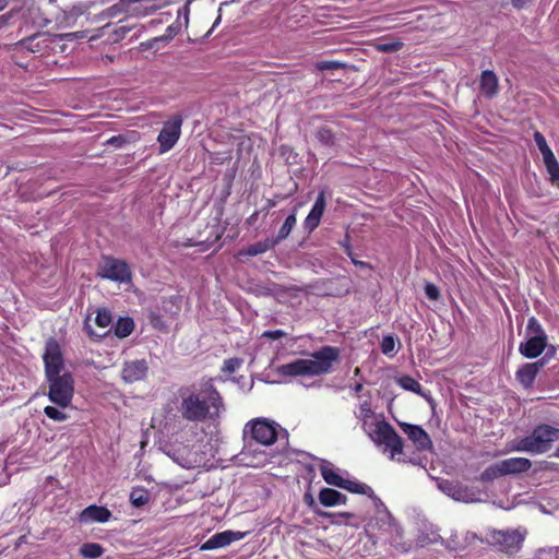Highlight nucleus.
Instances as JSON below:
<instances>
[{"instance_id":"f257e3e1","label":"nucleus","mask_w":559,"mask_h":559,"mask_svg":"<svg viewBox=\"0 0 559 559\" xmlns=\"http://www.w3.org/2000/svg\"><path fill=\"white\" fill-rule=\"evenodd\" d=\"M222 406L221 396L211 380L181 393L179 413L188 421L200 423L216 416Z\"/></svg>"},{"instance_id":"f03ea898","label":"nucleus","mask_w":559,"mask_h":559,"mask_svg":"<svg viewBox=\"0 0 559 559\" xmlns=\"http://www.w3.org/2000/svg\"><path fill=\"white\" fill-rule=\"evenodd\" d=\"M340 358V349L324 346L312 353L307 359H296L276 367L275 371L281 378L314 377L328 373Z\"/></svg>"},{"instance_id":"7ed1b4c3","label":"nucleus","mask_w":559,"mask_h":559,"mask_svg":"<svg viewBox=\"0 0 559 559\" xmlns=\"http://www.w3.org/2000/svg\"><path fill=\"white\" fill-rule=\"evenodd\" d=\"M558 440L559 428L542 424L536 426L528 436L514 440L512 450L531 454H542L549 451L552 443Z\"/></svg>"},{"instance_id":"20e7f679","label":"nucleus","mask_w":559,"mask_h":559,"mask_svg":"<svg viewBox=\"0 0 559 559\" xmlns=\"http://www.w3.org/2000/svg\"><path fill=\"white\" fill-rule=\"evenodd\" d=\"M357 417L370 440L384 451V416L382 413H376L370 403L365 401L360 404Z\"/></svg>"},{"instance_id":"39448f33","label":"nucleus","mask_w":559,"mask_h":559,"mask_svg":"<svg viewBox=\"0 0 559 559\" xmlns=\"http://www.w3.org/2000/svg\"><path fill=\"white\" fill-rule=\"evenodd\" d=\"M525 536L526 530H493L489 533L487 543L499 551L512 556L521 550Z\"/></svg>"},{"instance_id":"423d86ee","label":"nucleus","mask_w":559,"mask_h":559,"mask_svg":"<svg viewBox=\"0 0 559 559\" xmlns=\"http://www.w3.org/2000/svg\"><path fill=\"white\" fill-rule=\"evenodd\" d=\"M46 378L49 382V400L62 409L70 406L74 395V380L71 373L64 372Z\"/></svg>"},{"instance_id":"0eeeda50","label":"nucleus","mask_w":559,"mask_h":559,"mask_svg":"<svg viewBox=\"0 0 559 559\" xmlns=\"http://www.w3.org/2000/svg\"><path fill=\"white\" fill-rule=\"evenodd\" d=\"M249 429L252 438L262 445H271L278 438H287V431L277 423L265 418H257L246 425L245 431Z\"/></svg>"},{"instance_id":"6e6552de","label":"nucleus","mask_w":559,"mask_h":559,"mask_svg":"<svg viewBox=\"0 0 559 559\" xmlns=\"http://www.w3.org/2000/svg\"><path fill=\"white\" fill-rule=\"evenodd\" d=\"M98 275L120 284H129L132 281V272L129 264L112 257H104L99 264Z\"/></svg>"},{"instance_id":"1a4fd4ad","label":"nucleus","mask_w":559,"mask_h":559,"mask_svg":"<svg viewBox=\"0 0 559 559\" xmlns=\"http://www.w3.org/2000/svg\"><path fill=\"white\" fill-rule=\"evenodd\" d=\"M183 118L181 115H174L163 123V128L158 133V153L165 154L170 151L181 135V127Z\"/></svg>"},{"instance_id":"9d476101","label":"nucleus","mask_w":559,"mask_h":559,"mask_svg":"<svg viewBox=\"0 0 559 559\" xmlns=\"http://www.w3.org/2000/svg\"><path fill=\"white\" fill-rule=\"evenodd\" d=\"M46 377L61 374L64 367L63 354L60 344L55 338H49L43 354Z\"/></svg>"},{"instance_id":"9b49d317","label":"nucleus","mask_w":559,"mask_h":559,"mask_svg":"<svg viewBox=\"0 0 559 559\" xmlns=\"http://www.w3.org/2000/svg\"><path fill=\"white\" fill-rule=\"evenodd\" d=\"M403 449L404 440L395 429L386 423V450H390L391 460L417 465L418 461L413 456H407Z\"/></svg>"},{"instance_id":"f8f14e48","label":"nucleus","mask_w":559,"mask_h":559,"mask_svg":"<svg viewBox=\"0 0 559 559\" xmlns=\"http://www.w3.org/2000/svg\"><path fill=\"white\" fill-rule=\"evenodd\" d=\"M438 488L456 501L466 503L480 501L473 489L453 480L442 479L438 483Z\"/></svg>"},{"instance_id":"ddd939ff","label":"nucleus","mask_w":559,"mask_h":559,"mask_svg":"<svg viewBox=\"0 0 559 559\" xmlns=\"http://www.w3.org/2000/svg\"><path fill=\"white\" fill-rule=\"evenodd\" d=\"M397 424L418 451H431L433 449L431 438L421 426L402 421H397Z\"/></svg>"},{"instance_id":"4468645a","label":"nucleus","mask_w":559,"mask_h":559,"mask_svg":"<svg viewBox=\"0 0 559 559\" xmlns=\"http://www.w3.org/2000/svg\"><path fill=\"white\" fill-rule=\"evenodd\" d=\"M392 547L400 551H407L408 545L404 542V530L397 520L386 510V535Z\"/></svg>"},{"instance_id":"2eb2a0df","label":"nucleus","mask_w":559,"mask_h":559,"mask_svg":"<svg viewBox=\"0 0 559 559\" xmlns=\"http://www.w3.org/2000/svg\"><path fill=\"white\" fill-rule=\"evenodd\" d=\"M147 370V362L144 359L127 361L122 367L121 378L127 383L141 381L146 377Z\"/></svg>"},{"instance_id":"dca6fc26","label":"nucleus","mask_w":559,"mask_h":559,"mask_svg":"<svg viewBox=\"0 0 559 559\" xmlns=\"http://www.w3.org/2000/svg\"><path fill=\"white\" fill-rule=\"evenodd\" d=\"M245 535H246V533L234 532V531H225L222 533H216L202 545V549L212 550V549L223 548V547L230 545L233 542L242 539L245 537Z\"/></svg>"},{"instance_id":"f3484780","label":"nucleus","mask_w":559,"mask_h":559,"mask_svg":"<svg viewBox=\"0 0 559 559\" xmlns=\"http://www.w3.org/2000/svg\"><path fill=\"white\" fill-rule=\"evenodd\" d=\"M324 210H325V193H324V191H321L318 194L314 204L312 205L309 214L307 215V217L304 222L305 229H307L310 233L313 231L319 226L321 217L324 213Z\"/></svg>"},{"instance_id":"a211bd4d","label":"nucleus","mask_w":559,"mask_h":559,"mask_svg":"<svg viewBox=\"0 0 559 559\" xmlns=\"http://www.w3.org/2000/svg\"><path fill=\"white\" fill-rule=\"evenodd\" d=\"M95 324L100 329V332H96L92 329L90 324V319L85 320V330L91 336H95L98 338H102L108 334L110 330H107L110 328L112 322L111 313L107 309H98L96 317H95Z\"/></svg>"},{"instance_id":"6ab92c4d","label":"nucleus","mask_w":559,"mask_h":559,"mask_svg":"<svg viewBox=\"0 0 559 559\" xmlns=\"http://www.w3.org/2000/svg\"><path fill=\"white\" fill-rule=\"evenodd\" d=\"M111 516V512L105 508L99 506H90L85 508L80 514V522L90 524V523H106Z\"/></svg>"},{"instance_id":"aec40b11","label":"nucleus","mask_w":559,"mask_h":559,"mask_svg":"<svg viewBox=\"0 0 559 559\" xmlns=\"http://www.w3.org/2000/svg\"><path fill=\"white\" fill-rule=\"evenodd\" d=\"M168 456L179 466L190 469L197 466L195 455L185 445L174 448L167 452Z\"/></svg>"},{"instance_id":"412c9836","label":"nucleus","mask_w":559,"mask_h":559,"mask_svg":"<svg viewBox=\"0 0 559 559\" xmlns=\"http://www.w3.org/2000/svg\"><path fill=\"white\" fill-rule=\"evenodd\" d=\"M545 349V340L539 337H526L525 342L519 345L520 354L527 359L539 357Z\"/></svg>"},{"instance_id":"4be33fe9","label":"nucleus","mask_w":559,"mask_h":559,"mask_svg":"<svg viewBox=\"0 0 559 559\" xmlns=\"http://www.w3.org/2000/svg\"><path fill=\"white\" fill-rule=\"evenodd\" d=\"M498 78L491 70L481 72L479 80V88L481 94L487 98H492L498 94Z\"/></svg>"},{"instance_id":"5701e85b","label":"nucleus","mask_w":559,"mask_h":559,"mask_svg":"<svg viewBox=\"0 0 559 559\" xmlns=\"http://www.w3.org/2000/svg\"><path fill=\"white\" fill-rule=\"evenodd\" d=\"M500 463L504 475L524 473L527 472L532 466V462L526 457H511L502 460Z\"/></svg>"},{"instance_id":"b1692460","label":"nucleus","mask_w":559,"mask_h":559,"mask_svg":"<svg viewBox=\"0 0 559 559\" xmlns=\"http://www.w3.org/2000/svg\"><path fill=\"white\" fill-rule=\"evenodd\" d=\"M318 499L324 507H334L346 503V496L332 488L321 489Z\"/></svg>"},{"instance_id":"393cba45","label":"nucleus","mask_w":559,"mask_h":559,"mask_svg":"<svg viewBox=\"0 0 559 559\" xmlns=\"http://www.w3.org/2000/svg\"><path fill=\"white\" fill-rule=\"evenodd\" d=\"M538 372L533 368L530 362H525L519 367L515 372L516 381L524 388L531 389L534 385Z\"/></svg>"},{"instance_id":"a878e982","label":"nucleus","mask_w":559,"mask_h":559,"mask_svg":"<svg viewBox=\"0 0 559 559\" xmlns=\"http://www.w3.org/2000/svg\"><path fill=\"white\" fill-rule=\"evenodd\" d=\"M320 473L322 478L328 483L329 485L335 486L341 488L343 486V483L345 478H343L337 469L334 468V466L326 461H322L320 465Z\"/></svg>"},{"instance_id":"bb28decb","label":"nucleus","mask_w":559,"mask_h":559,"mask_svg":"<svg viewBox=\"0 0 559 559\" xmlns=\"http://www.w3.org/2000/svg\"><path fill=\"white\" fill-rule=\"evenodd\" d=\"M276 246V241H273V239H264L262 241L254 242L250 245L247 249H245L241 254L248 255V257H255L258 254H262L266 252L267 250L274 248Z\"/></svg>"},{"instance_id":"cd10ccee","label":"nucleus","mask_w":559,"mask_h":559,"mask_svg":"<svg viewBox=\"0 0 559 559\" xmlns=\"http://www.w3.org/2000/svg\"><path fill=\"white\" fill-rule=\"evenodd\" d=\"M501 476H504L500 461L486 467L480 475L478 480L481 483H490Z\"/></svg>"},{"instance_id":"c85d7f7f","label":"nucleus","mask_w":559,"mask_h":559,"mask_svg":"<svg viewBox=\"0 0 559 559\" xmlns=\"http://www.w3.org/2000/svg\"><path fill=\"white\" fill-rule=\"evenodd\" d=\"M525 336L526 337H539L544 338L545 341H548V336L543 329L542 324L535 317H531L527 320L526 329H525Z\"/></svg>"},{"instance_id":"c756f323","label":"nucleus","mask_w":559,"mask_h":559,"mask_svg":"<svg viewBox=\"0 0 559 559\" xmlns=\"http://www.w3.org/2000/svg\"><path fill=\"white\" fill-rule=\"evenodd\" d=\"M115 335L123 338L129 336L134 330V322L130 318H120L112 326Z\"/></svg>"},{"instance_id":"7c9ffc66","label":"nucleus","mask_w":559,"mask_h":559,"mask_svg":"<svg viewBox=\"0 0 559 559\" xmlns=\"http://www.w3.org/2000/svg\"><path fill=\"white\" fill-rule=\"evenodd\" d=\"M393 380L402 389L424 395L421 393L420 383L417 380H415L413 377H411V376L394 377Z\"/></svg>"},{"instance_id":"2f4dec72","label":"nucleus","mask_w":559,"mask_h":559,"mask_svg":"<svg viewBox=\"0 0 559 559\" xmlns=\"http://www.w3.org/2000/svg\"><path fill=\"white\" fill-rule=\"evenodd\" d=\"M296 223L297 217L296 213L294 212L287 216L284 224L280 228L277 236L275 238H272L273 241H276V245H278L282 240L286 239L292 233L293 228L296 226Z\"/></svg>"},{"instance_id":"473e14b6","label":"nucleus","mask_w":559,"mask_h":559,"mask_svg":"<svg viewBox=\"0 0 559 559\" xmlns=\"http://www.w3.org/2000/svg\"><path fill=\"white\" fill-rule=\"evenodd\" d=\"M150 498V491L143 487L133 488L130 492V501L135 508L145 506Z\"/></svg>"},{"instance_id":"72a5a7b5","label":"nucleus","mask_w":559,"mask_h":559,"mask_svg":"<svg viewBox=\"0 0 559 559\" xmlns=\"http://www.w3.org/2000/svg\"><path fill=\"white\" fill-rule=\"evenodd\" d=\"M104 552L103 547L96 543L83 544L80 548V554L87 559L99 558Z\"/></svg>"},{"instance_id":"f704fd0d","label":"nucleus","mask_w":559,"mask_h":559,"mask_svg":"<svg viewBox=\"0 0 559 559\" xmlns=\"http://www.w3.org/2000/svg\"><path fill=\"white\" fill-rule=\"evenodd\" d=\"M341 488L346 489L353 493H362V495H371L372 493V489L369 486H367L366 484L356 481V480L345 479L343 483V486Z\"/></svg>"},{"instance_id":"c9c22d12","label":"nucleus","mask_w":559,"mask_h":559,"mask_svg":"<svg viewBox=\"0 0 559 559\" xmlns=\"http://www.w3.org/2000/svg\"><path fill=\"white\" fill-rule=\"evenodd\" d=\"M48 33H37L35 35H32L29 37H26L21 40V46L35 52L39 51L41 49V45L38 41V38L47 36Z\"/></svg>"},{"instance_id":"e433bc0d","label":"nucleus","mask_w":559,"mask_h":559,"mask_svg":"<svg viewBox=\"0 0 559 559\" xmlns=\"http://www.w3.org/2000/svg\"><path fill=\"white\" fill-rule=\"evenodd\" d=\"M44 413L48 418L58 423L66 421L69 417L62 409L55 406H46Z\"/></svg>"},{"instance_id":"4c0bfd02","label":"nucleus","mask_w":559,"mask_h":559,"mask_svg":"<svg viewBox=\"0 0 559 559\" xmlns=\"http://www.w3.org/2000/svg\"><path fill=\"white\" fill-rule=\"evenodd\" d=\"M180 12L178 13V19L176 22L170 24L166 29L164 35L159 38L160 40H171L181 29V23L179 22Z\"/></svg>"},{"instance_id":"58836bf2","label":"nucleus","mask_w":559,"mask_h":559,"mask_svg":"<svg viewBox=\"0 0 559 559\" xmlns=\"http://www.w3.org/2000/svg\"><path fill=\"white\" fill-rule=\"evenodd\" d=\"M242 365V359L234 357L226 359L223 364L222 371L227 374L234 373Z\"/></svg>"},{"instance_id":"ea45409f","label":"nucleus","mask_w":559,"mask_h":559,"mask_svg":"<svg viewBox=\"0 0 559 559\" xmlns=\"http://www.w3.org/2000/svg\"><path fill=\"white\" fill-rule=\"evenodd\" d=\"M128 3L119 0V2L112 4L107 9V15L110 17H115L121 13H126L128 11Z\"/></svg>"},{"instance_id":"a19ab883","label":"nucleus","mask_w":559,"mask_h":559,"mask_svg":"<svg viewBox=\"0 0 559 559\" xmlns=\"http://www.w3.org/2000/svg\"><path fill=\"white\" fill-rule=\"evenodd\" d=\"M401 346V342L393 335H386V356H394Z\"/></svg>"},{"instance_id":"79ce46f5","label":"nucleus","mask_w":559,"mask_h":559,"mask_svg":"<svg viewBox=\"0 0 559 559\" xmlns=\"http://www.w3.org/2000/svg\"><path fill=\"white\" fill-rule=\"evenodd\" d=\"M317 139L325 144V145H330L333 143V133L331 132V130L326 129V128H321L317 131Z\"/></svg>"},{"instance_id":"37998d69","label":"nucleus","mask_w":559,"mask_h":559,"mask_svg":"<svg viewBox=\"0 0 559 559\" xmlns=\"http://www.w3.org/2000/svg\"><path fill=\"white\" fill-rule=\"evenodd\" d=\"M546 169L550 176L551 183L559 186V163L556 160L546 166Z\"/></svg>"},{"instance_id":"c03bdc74","label":"nucleus","mask_w":559,"mask_h":559,"mask_svg":"<svg viewBox=\"0 0 559 559\" xmlns=\"http://www.w3.org/2000/svg\"><path fill=\"white\" fill-rule=\"evenodd\" d=\"M343 64L332 60H323L316 63V68L320 71H331L341 68Z\"/></svg>"},{"instance_id":"a18cd8bd","label":"nucleus","mask_w":559,"mask_h":559,"mask_svg":"<svg viewBox=\"0 0 559 559\" xmlns=\"http://www.w3.org/2000/svg\"><path fill=\"white\" fill-rule=\"evenodd\" d=\"M425 294L430 300H438L440 298L439 288L432 283H426L425 285Z\"/></svg>"},{"instance_id":"49530a36","label":"nucleus","mask_w":559,"mask_h":559,"mask_svg":"<svg viewBox=\"0 0 559 559\" xmlns=\"http://www.w3.org/2000/svg\"><path fill=\"white\" fill-rule=\"evenodd\" d=\"M544 352V356L550 361L552 358H555L557 354V347L552 344H549L548 341H545Z\"/></svg>"},{"instance_id":"de8ad7c7","label":"nucleus","mask_w":559,"mask_h":559,"mask_svg":"<svg viewBox=\"0 0 559 559\" xmlns=\"http://www.w3.org/2000/svg\"><path fill=\"white\" fill-rule=\"evenodd\" d=\"M286 333L283 330H273L263 332L262 336L270 340H277L285 336Z\"/></svg>"},{"instance_id":"09e8293b","label":"nucleus","mask_w":559,"mask_h":559,"mask_svg":"<svg viewBox=\"0 0 559 559\" xmlns=\"http://www.w3.org/2000/svg\"><path fill=\"white\" fill-rule=\"evenodd\" d=\"M230 159H231L230 154H214L211 157L212 163L218 164V165H223Z\"/></svg>"},{"instance_id":"8fccbe9b","label":"nucleus","mask_w":559,"mask_h":559,"mask_svg":"<svg viewBox=\"0 0 559 559\" xmlns=\"http://www.w3.org/2000/svg\"><path fill=\"white\" fill-rule=\"evenodd\" d=\"M512 7L516 10H522L530 7L534 0H510Z\"/></svg>"},{"instance_id":"3c124183","label":"nucleus","mask_w":559,"mask_h":559,"mask_svg":"<svg viewBox=\"0 0 559 559\" xmlns=\"http://www.w3.org/2000/svg\"><path fill=\"white\" fill-rule=\"evenodd\" d=\"M403 43L401 40H391L386 39V53L397 51L403 47Z\"/></svg>"},{"instance_id":"603ef678","label":"nucleus","mask_w":559,"mask_h":559,"mask_svg":"<svg viewBox=\"0 0 559 559\" xmlns=\"http://www.w3.org/2000/svg\"><path fill=\"white\" fill-rule=\"evenodd\" d=\"M549 362V360L543 356L542 358H539L538 360L534 361V362H530V365L535 368V370L537 372L540 371L542 368H544L547 364Z\"/></svg>"},{"instance_id":"864d4df0","label":"nucleus","mask_w":559,"mask_h":559,"mask_svg":"<svg viewBox=\"0 0 559 559\" xmlns=\"http://www.w3.org/2000/svg\"><path fill=\"white\" fill-rule=\"evenodd\" d=\"M534 141L538 148L547 144L545 136L539 131L534 133Z\"/></svg>"},{"instance_id":"5fc2aeb1","label":"nucleus","mask_w":559,"mask_h":559,"mask_svg":"<svg viewBox=\"0 0 559 559\" xmlns=\"http://www.w3.org/2000/svg\"><path fill=\"white\" fill-rule=\"evenodd\" d=\"M543 160H544L545 166H548L549 164L555 163L557 160V158H556L555 154L551 152V153L543 156Z\"/></svg>"},{"instance_id":"6e6d98bb","label":"nucleus","mask_w":559,"mask_h":559,"mask_svg":"<svg viewBox=\"0 0 559 559\" xmlns=\"http://www.w3.org/2000/svg\"><path fill=\"white\" fill-rule=\"evenodd\" d=\"M323 516H337L340 519H349V518H353L354 515L352 513H347V512H342V513H338V514H332V513H322Z\"/></svg>"},{"instance_id":"4d7b16f0","label":"nucleus","mask_w":559,"mask_h":559,"mask_svg":"<svg viewBox=\"0 0 559 559\" xmlns=\"http://www.w3.org/2000/svg\"><path fill=\"white\" fill-rule=\"evenodd\" d=\"M264 462H266V457L264 455V453H261L259 456L255 457V461H250L248 462V464L250 465H260V464H263Z\"/></svg>"},{"instance_id":"13d9d810","label":"nucleus","mask_w":559,"mask_h":559,"mask_svg":"<svg viewBox=\"0 0 559 559\" xmlns=\"http://www.w3.org/2000/svg\"><path fill=\"white\" fill-rule=\"evenodd\" d=\"M129 31H130V27L120 26L119 28H117V29L115 31V34H116L117 36H124Z\"/></svg>"},{"instance_id":"bf43d9fd","label":"nucleus","mask_w":559,"mask_h":559,"mask_svg":"<svg viewBox=\"0 0 559 559\" xmlns=\"http://www.w3.org/2000/svg\"><path fill=\"white\" fill-rule=\"evenodd\" d=\"M10 17V14L0 15V28L8 24Z\"/></svg>"},{"instance_id":"052dcab7","label":"nucleus","mask_w":559,"mask_h":559,"mask_svg":"<svg viewBox=\"0 0 559 559\" xmlns=\"http://www.w3.org/2000/svg\"><path fill=\"white\" fill-rule=\"evenodd\" d=\"M123 142V139L121 136H112L108 140V143L120 145V143Z\"/></svg>"},{"instance_id":"680f3d73","label":"nucleus","mask_w":559,"mask_h":559,"mask_svg":"<svg viewBox=\"0 0 559 559\" xmlns=\"http://www.w3.org/2000/svg\"><path fill=\"white\" fill-rule=\"evenodd\" d=\"M538 150L540 151L543 156L552 152L551 148L548 146V144H545L544 146L539 147Z\"/></svg>"},{"instance_id":"e2e57ef3","label":"nucleus","mask_w":559,"mask_h":559,"mask_svg":"<svg viewBox=\"0 0 559 559\" xmlns=\"http://www.w3.org/2000/svg\"><path fill=\"white\" fill-rule=\"evenodd\" d=\"M538 150L540 151L543 156L552 152L551 148L548 146V144H545L544 146L539 147Z\"/></svg>"},{"instance_id":"0e129e2a","label":"nucleus","mask_w":559,"mask_h":559,"mask_svg":"<svg viewBox=\"0 0 559 559\" xmlns=\"http://www.w3.org/2000/svg\"><path fill=\"white\" fill-rule=\"evenodd\" d=\"M183 19H185V26L187 27L188 26V22H189V9H188V7H185V9H183Z\"/></svg>"},{"instance_id":"69168bd1","label":"nucleus","mask_w":559,"mask_h":559,"mask_svg":"<svg viewBox=\"0 0 559 559\" xmlns=\"http://www.w3.org/2000/svg\"><path fill=\"white\" fill-rule=\"evenodd\" d=\"M8 5V0H0V11H2Z\"/></svg>"},{"instance_id":"338daca9","label":"nucleus","mask_w":559,"mask_h":559,"mask_svg":"<svg viewBox=\"0 0 559 559\" xmlns=\"http://www.w3.org/2000/svg\"><path fill=\"white\" fill-rule=\"evenodd\" d=\"M396 21V17H393L392 14H386V24L389 22H395Z\"/></svg>"},{"instance_id":"774afa93","label":"nucleus","mask_w":559,"mask_h":559,"mask_svg":"<svg viewBox=\"0 0 559 559\" xmlns=\"http://www.w3.org/2000/svg\"><path fill=\"white\" fill-rule=\"evenodd\" d=\"M556 559H559V546L555 548Z\"/></svg>"}]
</instances>
